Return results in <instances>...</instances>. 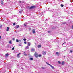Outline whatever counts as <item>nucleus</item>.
Masks as SVG:
<instances>
[{
    "mask_svg": "<svg viewBox=\"0 0 73 73\" xmlns=\"http://www.w3.org/2000/svg\"><path fill=\"white\" fill-rule=\"evenodd\" d=\"M46 63L47 64V65H50V66L51 65H50V64H49V63H48L46 62Z\"/></svg>",
    "mask_w": 73,
    "mask_h": 73,
    "instance_id": "nucleus-17",
    "label": "nucleus"
},
{
    "mask_svg": "<svg viewBox=\"0 0 73 73\" xmlns=\"http://www.w3.org/2000/svg\"><path fill=\"white\" fill-rule=\"evenodd\" d=\"M29 29L30 31H31V28H29Z\"/></svg>",
    "mask_w": 73,
    "mask_h": 73,
    "instance_id": "nucleus-42",
    "label": "nucleus"
},
{
    "mask_svg": "<svg viewBox=\"0 0 73 73\" xmlns=\"http://www.w3.org/2000/svg\"><path fill=\"white\" fill-rule=\"evenodd\" d=\"M23 41H26V39L25 38L23 39Z\"/></svg>",
    "mask_w": 73,
    "mask_h": 73,
    "instance_id": "nucleus-33",
    "label": "nucleus"
},
{
    "mask_svg": "<svg viewBox=\"0 0 73 73\" xmlns=\"http://www.w3.org/2000/svg\"><path fill=\"white\" fill-rule=\"evenodd\" d=\"M15 49V47H13L12 48V50H13Z\"/></svg>",
    "mask_w": 73,
    "mask_h": 73,
    "instance_id": "nucleus-25",
    "label": "nucleus"
},
{
    "mask_svg": "<svg viewBox=\"0 0 73 73\" xmlns=\"http://www.w3.org/2000/svg\"><path fill=\"white\" fill-rule=\"evenodd\" d=\"M19 2L20 3L21 2V1H20Z\"/></svg>",
    "mask_w": 73,
    "mask_h": 73,
    "instance_id": "nucleus-47",
    "label": "nucleus"
},
{
    "mask_svg": "<svg viewBox=\"0 0 73 73\" xmlns=\"http://www.w3.org/2000/svg\"><path fill=\"white\" fill-rule=\"evenodd\" d=\"M50 66H51V67L52 68V69H54V67H53V66H52L51 65Z\"/></svg>",
    "mask_w": 73,
    "mask_h": 73,
    "instance_id": "nucleus-13",
    "label": "nucleus"
},
{
    "mask_svg": "<svg viewBox=\"0 0 73 73\" xmlns=\"http://www.w3.org/2000/svg\"><path fill=\"white\" fill-rule=\"evenodd\" d=\"M46 20L45 21V22H46Z\"/></svg>",
    "mask_w": 73,
    "mask_h": 73,
    "instance_id": "nucleus-46",
    "label": "nucleus"
},
{
    "mask_svg": "<svg viewBox=\"0 0 73 73\" xmlns=\"http://www.w3.org/2000/svg\"><path fill=\"white\" fill-rule=\"evenodd\" d=\"M43 21H44V20H43Z\"/></svg>",
    "mask_w": 73,
    "mask_h": 73,
    "instance_id": "nucleus-53",
    "label": "nucleus"
},
{
    "mask_svg": "<svg viewBox=\"0 0 73 73\" xmlns=\"http://www.w3.org/2000/svg\"><path fill=\"white\" fill-rule=\"evenodd\" d=\"M19 13L21 14V13H22V11H19Z\"/></svg>",
    "mask_w": 73,
    "mask_h": 73,
    "instance_id": "nucleus-26",
    "label": "nucleus"
},
{
    "mask_svg": "<svg viewBox=\"0 0 73 73\" xmlns=\"http://www.w3.org/2000/svg\"><path fill=\"white\" fill-rule=\"evenodd\" d=\"M34 55L35 57H36V58H37V57H38V53H37L36 52H35L34 54Z\"/></svg>",
    "mask_w": 73,
    "mask_h": 73,
    "instance_id": "nucleus-1",
    "label": "nucleus"
},
{
    "mask_svg": "<svg viewBox=\"0 0 73 73\" xmlns=\"http://www.w3.org/2000/svg\"><path fill=\"white\" fill-rule=\"evenodd\" d=\"M41 47V45H39L38 46V48H40Z\"/></svg>",
    "mask_w": 73,
    "mask_h": 73,
    "instance_id": "nucleus-7",
    "label": "nucleus"
},
{
    "mask_svg": "<svg viewBox=\"0 0 73 73\" xmlns=\"http://www.w3.org/2000/svg\"><path fill=\"white\" fill-rule=\"evenodd\" d=\"M21 69H23V68H21Z\"/></svg>",
    "mask_w": 73,
    "mask_h": 73,
    "instance_id": "nucleus-41",
    "label": "nucleus"
},
{
    "mask_svg": "<svg viewBox=\"0 0 73 73\" xmlns=\"http://www.w3.org/2000/svg\"><path fill=\"white\" fill-rule=\"evenodd\" d=\"M27 45L28 46H30L31 45V43L29 42H27Z\"/></svg>",
    "mask_w": 73,
    "mask_h": 73,
    "instance_id": "nucleus-5",
    "label": "nucleus"
},
{
    "mask_svg": "<svg viewBox=\"0 0 73 73\" xmlns=\"http://www.w3.org/2000/svg\"><path fill=\"white\" fill-rule=\"evenodd\" d=\"M3 3H4V2H1V4H3Z\"/></svg>",
    "mask_w": 73,
    "mask_h": 73,
    "instance_id": "nucleus-31",
    "label": "nucleus"
},
{
    "mask_svg": "<svg viewBox=\"0 0 73 73\" xmlns=\"http://www.w3.org/2000/svg\"><path fill=\"white\" fill-rule=\"evenodd\" d=\"M16 28H19V25H17L16 26Z\"/></svg>",
    "mask_w": 73,
    "mask_h": 73,
    "instance_id": "nucleus-12",
    "label": "nucleus"
},
{
    "mask_svg": "<svg viewBox=\"0 0 73 73\" xmlns=\"http://www.w3.org/2000/svg\"><path fill=\"white\" fill-rule=\"evenodd\" d=\"M56 54H57V56H60V54H59V53H58V52H56Z\"/></svg>",
    "mask_w": 73,
    "mask_h": 73,
    "instance_id": "nucleus-6",
    "label": "nucleus"
},
{
    "mask_svg": "<svg viewBox=\"0 0 73 73\" xmlns=\"http://www.w3.org/2000/svg\"><path fill=\"white\" fill-rule=\"evenodd\" d=\"M54 16H55V15H53L52 17H54Z\"/></svg>",
    "mask_w": 73,
    "mask_h": 73,
    "instance_id": "nucleus-37",
    "label": "nucleus"
},
{
    "mask_svg": "<svg viewBox=\"0 0 73 73\" xmlns=\"http://www.w3.org/2000/svg\"><path fill=\"white\" fill-rule=\"evenodd\" d=\"M49 32H49V31H48V33H49Z\"/></svg>",
    "mask_w": 73,
    "mask_h": 73,
    "instance_id": "nucleus-49",
    "label": "nucleus"
},
{
    "mask_svg": "<svg viewBox=\"0 0 73 73\" xmlns=\"http://www.w3.org/2000/svg\"><path fill=\"white\" fill-rule=\"evenodd\" d=\"M62 24H65V22H63Z\"/></svg>",
    "mask_w": 73,
    "mask_h": 73,
    "instance_id": "nucleus-36",
    "label": "nucleus"
},
{
    "mask_svg": "<svg viewBox=\"0 0 73 73\" xmlns=\"http://www.w3.org/2000/svg\"><path fill=\"white\" fill-rule=\"evenodd\" d=\"M66 44V43L65 42L62 45V46L63 45H65Z\"/></svg>",
    "mask_w": 73,
    "mask_h": 73,
    "instance_id": "nucleus-24",
    "label": "nucleus"
},
{
    "mask_svg": "<svg viewBox=\"0 0 73 73\" xmlns=\"http://www.w3.org/2000/svg\"><path fill=\"white\" fill-rule=\"evenodd\" d=\"M49 11L50 12V10H49Z\"/></svg>",
    "mask_w": 73,
    "mask_h": 73,
    "instance_id": "nucleus-44",
    "label": "nucleus"
},
{
    "mask_svg": "<svg viewBox=\"0 0 73 73\" xmlns=\"http://www.w3.org/2000/svg\"><path fill=\"white\" fill-rule=\"evenodd\" d=\"M24 43L25 44H27V42L26 41L24 42Z\"/></svg>",
    "mask_w": 73,
    "mask_h": 73,
    "instance_id": "nucleus-27",
    "label": "nucleus"
},
{
    "mask_svg": "<svg viewBox=\"0 0 73 73\" xmlns=\"http://www.w3.org/2000/svg\"><path fill=\"white\" fill-rule=\"evenodd\" d=\"M61 7H64V5L63 4H61Z\"/></svg>",
    "mask_w": 73,
    "mask_h": 73,
    "instance_id": "nucleus-23",
    "label": "nucleus"
},
{
    "mask_svg": "<svg viewBox=\"0 0 73 73\" xmlns=\"http://www.w3.org/2000/svg\"><path fill=\"white\" fill-rule=\"evenodd\" d=\"M70 52L71 53H72V52H73V51H72V50H70Z\"/></svg>",
    "mask_w": 73,
    "mask_h": 73,
    "instance_id": "nucleus-30",
    "label": "nucleus"
},
{
    "mask_svg": "<svg viewBox=\"0 0 73 73\" xmlns=\"http://www.w3.org/2000/svg\"><path fill=\"white\" fill-rule=\"evenodd\" d=\"M0 28H2V25L0 26Z\"/></svg>",
    "mask_w": 73,
    "mask_h": 73,
    "instance_id": "nucleus-35",
    "label": "nucleus"
},
{
    "mask_svg": "<svg viewBox=\"0 0 73 73\" xmlns=\"http://www.w3.org/2000/svg\"><path fill=\"white\" fill-rule=\"evenodd\" d=\"M9 44H12V41H10L9 42Z\"/></svg>",
    "mask_w": 73,
    "mask_h": 73,
    "instance_id": "nucleus-20",
    "label": "nucleus"
},
{
    "mask_svg": "<svg viewBox=\"0 0 73 73\" xmlns=\"http://www.w3.org/2000/svg\"><path fill=\"white\" fill-rule=\"evenodd\" d=\"M58 19H59V18H58Z\"/></svg>",
    "mask_w": 73,
    "mask_h": 73,
    "instance_id": "nucleus-51",
    "label": "nucleus"
},
{
    "mask_svg": "<svg viewBox=\"0 0 73 73\" xmlns=\"http://www.w3.org/2000/svg\"><path fill=\"white\" fill-rule=\"evenodd\" d=\"M1 36H0V39H1Z\"/></svg>",
    "mask_w": 73,
    "mask_h": 73,
    "instance_id": "nucleus-39",
    "label": "nucleus"
},
{
    "mask_svg": "<svg viewBox=\"0 0 73 73\" xmlns=\"http://www.w3.org/2000/svg\"><path fill=\"white\" fill-rule=\"evenodd\" d=\"M23 54H24L25 56H27V54H25V52H23Z\"/></svg>",
    "mask_w": 73,
    "mask_h": 73,
    "instance_id": "nucleus-10",
    "label": "nucleus"
},
{
    "mask_svg": "<svg viewBox=\"0 0 73 73\" xmlns=\"http://www.w3.org/2000/svg\"><path fill=\"white\" fill-rule=\"evenodd\" d=\"M9 46V45H8V46Z\"/></svg>",
    "mask_w": 73,
    "mask_h": 73,
    "instance_id": "nucleus-50",
    "label": "nucleus"
},
{
    "mask_svg": "<svg viewBox=\"0 0 73 73\" xmlns=\"http://www.w3.org/2000/svg\"><path fill=\"white\" fill-rule=\"evenodd\" d=\"M64 57H65V56H64Z\"/></svg>",
    "mask_w": 73,
    "mask_h": 73,
    "instance_id": "nucleus-48",
    "label": "nucleus"
},
{
    "mask_svg": "<svg viewBox=\"0 0 73 73\" xmlns=\"http://www.w3.org/2000/svg\"><path fill=\"white\" fill-rule=\"evenodd\" d=\"M33 73V72H32V73Z\"/></svg>",
    "mask_w": 73,
    "mask_h": 73,
    "instance_id": "nucleus-52",
    "label": "nucleus"
},
{
    "mask_svg": "<svg viewBox=\"0 0 73 73\" xmlns=\"http://www.w3.org/2000/svg\"><path fill=\"white\" fill-rule=\"evenodd\" d=\"M32 32L33 33H35L36 32H35V29H33L32 30Z\"/></svg>",
    "mask_w": 73,
    "mask_h": 73,
    "instance_id": "nucleus-3",
    "label": "nucleus"
},
{
    "mask_svg": "<svg viewBox=\"0 0 73 73\" xmlns=\"http://www.w3.org/2000/svg\"><path fill=\"white\" fill-rule=\"evenodd\" d=\"M24 26L25 27V26H26V25H25V24H24Z\"/></svg>",
    "mask_w": 73,
    "mask_h": 73,
    "instance_id": "nucleus-38",
    "label": "nucleus"
},
{
    "mask_svg": "<svg viewBox=\"0 0 73 73\" xmlns=\"http://www.w3.org/2000/svg\"><path fill=\"white\" fill-rule=\"evenodd\" d=\"M64 63L65 62L64 61H63L61 64V65H64Z\"/></svg>",
    "mask_w": 73,
    "mask_h": 73,
    "instance_id": "nucleus-8",
    "label": "nucleus"
},
{
    "mask_svg": "<svg viewBox=\"0 0 73 73\" xmlns=\"http://www.w3.org/2000/svg\"><path fill=\"white\" fill-rule=\"evenodd\" d=\"M41 68L42 69H45V67H42Z\"/></svg>",
    "mask_w": 73,
    "mask_h": 73,
    "instance_id": "nucleus-32",
    "label": "nucleus"
},
{
    "mask_svg": "<svg viewBox=\"0 0 73 73\" xmlns=\"http://www.w3.org/2000/svg\"><path fill=\"white\" fill-rule=\"evenodd\" d=\"M72 28L73 29V25L72 26Z\"/></svg>",
    "mask_w": 73,
    "mask_h": 73,
    "instance_id": "nucleus-40",
    "label": "nucleus"
},
{
    "mask_svg": "<svg viewBox=\"0 0 73 73\" xmlns=\"http://www.w3.org/2000/svg\"><path fill=\"white\" fill-rule=\"evenodd\" d=\"M28 55H29V57H32V56L31 55H30V54H29Z\"/></svg>",
    "mask_w": 73,
    "mask_h": 73,
    "instance_id": "nucleus-15",
    "label": "nucleus"
},
{
    "mask_svg": "<svg viewBox=\"0 0 73 73\" xmlns=\"http://www.w3.org/2000/svg\"><path fill=\"white\" fill-rule=\"evenodd\" d=\"M13 41H15V38H13Z\"/></svg>",
    "mask_w": 73,
    "mask_h": 73,
    "instance_id": "nucleus-34",
    "label": "nucleus"
},
{
    "mask_svg": "<svg viewBox=\"0 0 73 73\" xmlns=\"http://www.w3.org/2000/svg\"><path fill=\"white\" fill-rule=\"evenodd\" d=\"M16 42H19V40H18V39H17L16 40Z\"/></svg>",
    "mask_w": 73,
    "mask_h": 73,
    "instance_id": "nucleus-19",
    "label": "nucleus"
},
{
    "mask_svg": "<svg viewBox=\"0 0 73 73\" xmlns=\"http://www.w3.org/2000/svg\"><path fill=\"white\" fill-rule=\"evenodd\" d=\"M30 60L32 61V60H33V58H30Z\"/></svg>",
    "mask_w": 73,
    "mask_h": 73,
    "instance_id": "nucleus-16",
    "label": "nucleus"
},
{
    "mask_svg": "<svg viewBox=\"0 0 73 73\" xmlns=\"http://www.w3.org/2000/svg\"><path fill=\"white\" fill-rule=\"evenodd\" d=\"M36 7L34 6H32L30 7V9H33V8H35Z\"/></svg>",
    "mask_w": 73,
    "mask_h": 73,
    "instance_id": "nucleus-2",
    "label": "nucleus"
},
{
    "mask_svg": "<svg viewBox=\"0 0 73 73\" xmlns=\"http://www.w3.org/2000/svg\"><path fill=\"white\" fill-rule=\"evenodd\" d=\"M42 54H43V55H44V54H46V53L45 52H42Z\"/></svg>",
    "mask_w": 73,
    "mask_h": 73,
    "instance_id": "nucleus-4",
    "label": "nucleus"
},
{
    "mask_svg": "<svg viewBox=\"0 0 73 73\" xmlns=\"http://www.w3.org/2000/svg\"><path fill=\"white\" fill-rule=\"evenodd\" d=\"M56 20H57V19H55Z\"/></svg>",
    "mask_w": 73,
    "mask_h": 73,
    "instance_id": "nucleus-45",
    "label": "nucleus"
},
{
    "mask_svg": "<svg viewBox=\"0 0 73 73\" xmlns=\"http://www.w3.org/2000/svg\"><path fill=\"white\" fill-rule=\"evenodd\" d=\"M26 49H29V46H27L26 48H25Z\"/></svg>",
    "mask_w": 73,
    "mask_h": 73,
    "instance_id": "nucleus-11",
    "label": "nucleus"
},
{
    "mask_svg": "<svg viewBox=\"0 0 73 73\" xmlns=\"http://www.w3.org/2000/svg\"><path fill=\"white\" fill-rule=\"evenodd\" d=\"M9 27H8L7 28V29H6L7 31H8V30H9Z\"/></svg>",
    "mask_w": 73,
    "mask_h": 73,
    "instance_id": "nucleus-14",
    "label": "nucleus"
},
{
    "mask_svg": "<svg viewBox=\"0 0 73 73\" xmlns=\"http://www.w3.org/2000/svg\"><path fill=\"white\" fill-rule=\"evenodd\" d=\"M13 25H16V23H13Z\"/></svg>",
    "mask_w": 73,
    "mask_h": 73,
    "instance_id": "nucleus-28",
    "label": "nucleus"
},
{
    "mask_svg": "<svg viewBox=\"0 0 73 73\" xmlns=\"http://www.w3.org/2000/svg\"><path fill=\"white\" fill-rule=\"evenodd\" d=\"M41 14H42H42H43V13H41Z\"/></svg>",
    "mask_w": 73,
    "mask_h": 73,
    "instance_id": "nucleus-43",
    "label": "nucleus"
},
{
    "mask_svg": "<svg viewBox=\"0 0 73 73\" xmlns=\"http://www.w3.org/2000/svg\"><path fill=\"white\" fill-rule=\"evenodd\" d=\"M31 50L32 51H35V49H31Z\"/></svg>",
    "mask_w": 73,
    "mask_h": 73,
    "instance_id": "nucleus-21",
    "label": "nucleus"
},
{
    "mask_svg": "<svg viewBox=\"0 0 73 73\" xmlns=\"http://www.w3.org/2000/svg\"><path fill=\"white\" fill-rule=\"evenodd\" d=\"M20 53H19V54H18L17 55V57L18 58H19V57H20V56H19V55H20Z\"/></svg>",
    "mask_w": 73,
    "mask_h": 73,
    "instance_id": "nucleus-9",
    "label": "nucleus"
},
{
    "mask_svg": "<svg viewBox=\"0 0 73 73\" xmlns=\"http://www.w3.org/2000/svg\"><path fill=\"white\" fill-rule=\"evenodd\" d=\"M58 63H59V64H61V62H60V61H58Z\"/></svg>",
    "mask_w": 73,
    "mask_h": 73,
    "instance_id": "nucleus-18",
    "label": "nucleus"
},
{
    "mask_svg": "<svg viewBox=\"0 0 73 73\" xmlns=\"http://www.w3.org/2000/svg\"><path fill=\"white\" fill-rule=\"evenodd\" d=\"M9 55V54L8 53H7L6 54V56H8Z\"/></svg>",
    "mask_w": 73,
    "mask_h": 73,
    "instance_id": "nucleus-22",
    "label": "nucleus"
},
{
    "mask_svg": "<svg viewBox=\"0 0 73 73\" xmlns=\"http://www.w3.org/2000/svg\"><path fill=\"white\" fill-rule=\"evenodd\" d=\"M38 56L39 57H40L41 56V55L40 54L39 55H38Z\"/></svg>",
    "mask_w": 73,
    "mask_h": 73,
    "instance_id": "nucleus-29",
    "label": "nucleus"
}]
</instances>
